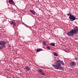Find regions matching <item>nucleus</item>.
<instances>
[{
	"label": "nucleus",
	"mask_w": 78,
	"mask_h": 78,
	"mask_svg": "<svg viewBox=\"0 0 78 78\" xmlns=\"http://www.w3.org/2000/svg\"><path fill=\"white\" fill-rule=\"evenodd\" d=\"M64 65V63L61 60H56L55 65H52V66L55 69L58 70H62V67L61 66V64Z\"/></svg>",
	"instance_id": "nucleus-1"
},
{
	"label": "nucleus",
	"mask_w": 78,
	"mask_h": 78,
	"mask_svg": "<svg viewBox=\"0 0 78 78\" xmlns=\"http://www.w3.org/2000/svg\"><path fill=\"white\" fill-rule=\"evenodd\" d=\"M73 33L75 34H76L78 33V28L75 27L74 29L72 30Z\"/></svg>",
	"instance_id": "nucleus-2"
},
{
	"label": "nucleus",
	"mask_w": 78,
	"mask_h": 78,
	"mask_svg": "<svg viewBox=\"0 0 78 78\" xmlns=\"http://www.w3.org/2000/svg\"><path fill=\"white\" fill-rule=\"evenodd\" d=\"M74 34L72 31V30H70L69 32H68L67 33L68 36H69L70 37H71L72 36H73Z\"/></svg>",
	"instance_id": "nucleus-3"
},
{
	"label": "nucleus",
	"mask_w": 78,
	"mask_h": 78,
	"mask_svg": "<svg viewBox=\"0 0 78 78\" xmlns=\"http://www.w3.org/2000/svg\"><path fill=\"white\" fill-rule=\"evenodd\" d=\"M70 65L72 68H73L76 66V63L74 61H72L70 62Z\"/></svg>",
	"instance_id": "nucleus-4"
},
{
	"label": "nucleus",
	"mask_w": 78,
	"mask_h": 78,
	"mask_svg": "<svg viewBox=\"0 0 78 78\" xmlns=\"http://www.w3.org/2000/svg\"><path fill=\"white\" fill-rule=\"evenodd\" d=\"M69 18L71 21H74L76 19V17L74 15H72Z\"/></svg>",
	"instance_id": "nucleus-5"
},
{
	"label": "nucleus",
	"mask_w": 78,
	"mask_h": 78,
	"mask_svg": "<svg viewBox=\"0 0 78 78\" xmlns=\"http://www.w3.org/2000/svg\"><path fill=\"white\" fill-rule=\"evenodd\" d=\"M6 43L5 41H0V45H4L5 44H6Z\"/></svg>",
	"instance_id": "nucleus-6"
},
{
	"label": "nucleus",
	"mask_w": 78,
	"mask_h": 78,
	"mask_svg": "<svg viewBox=\"0 0 78 78\" xmlns=\"http://www.w3.org/2000/svg\"><path fill=\"white\" fill-rule=\"evenodd\" d=\"M25 68L26 70H27V71H29L30 70V68L28 66H26L25 67Z\"/></svg>",
	"instance_id": "nucleus-7"
},
{
	"label": "nucleus",
	"mask_w": 78,
	"mask_h": 78,
	"mask_svg": "<svg viewBox=\"0 0 78 78\" xmlns=\"http://www.w3.org/2000/svg\"><path fill=\"white\" fill-rule=\"evenodd\" d=\"M30 12L31 13H32V14H33L34 15H35V13L36 12L34 10H30Z\"/></svg>",
	"instance_id": "nucleus-8"
},
{
	"label": "nucleus",
	"mask_w": 78,
	"mask_h": 78,
	"mask_svg": "<svg viewBox=\"0 0 78 78\" xmlns=\"http://www.w3.org/2000/svg\"><path fill=\"white\" fill-rule=\"evenodd\" d=\"M9 2L10 4H12L14 3V1L12 0H9Z\"/></svg>",
	"instance_id": "nucleus-9"
},
{
	"label": "nucleus",
	"mask_w": 78,
	"mask_h": 78,
	"mask_svg": "<svg viewBox=\"0 0 78 78\" xmlns=\"http://www.w3.org/2000/svg\"><path fill=\"white\" fill-rule=\"evenodd\" d=\"M38 71V72L39 73H40V74L42 72H43V71L42 69H39Z\"/></svg>",
	"instance_id": "nucleus-10"
},
{
	"label": "nucleus",
	"mask_w": 78,
	"mask_h": 78,
	"mask_svg": "<svg viewBox=\"0 0 78 78\" xmlns=\"http://www.w3.org/2000/svg\"><path fill=\"white\" fill-rule=\"evenodd\" d=\"M40 74L41 75H43V76H45V74L43 71V72H42Z\"/></svg>",
	"instance_id": "nucleus-11"
},
{
	"label": "nucleus",
	"mask_w": 78,
	"mask_h": 78,
	"mask_svg": "<svg viewBox=\"0 0 78 78\" xmlns=\"http://www.w3.org/2000/svg\"><path fill=\"white\" fill-rule=\"evenodd\" d=\"M41 51V48L37 49V50L36 52H39V51Z\"/></svg>",
	"instance_id": "nucleus-12"
},
{
	"label": "nucleus",
	"mask_w": 78,
	"mask_h": 78,
	"mask_svg": "<svg viewBox=\"0 0 78 78\" xmlns=\"http://www.w3.org/2000/svg\"><path fill=\"white\" fill-rule=\"evenodd\" d=\"M66 15L67 16H69V17H70V16H71L72 15V14L71 13H68V14H66Z\"/></svg>",
	"instance_id": "nucleus-13"
},
{
	"label": "nucleus",
	"mask_w": 78,
	"mask_h": 78,
	"mask_svg": "<svg viewBox=\"0 0 78 78\" xmlns=\"http://www.w3.org/2000/svg\"><path fill=\"white\" fill-rule=\"evenodd\" d=\"M54 55L55 56H58V55L57 54V53L56 52H54Z\"/></svg>",
	"instance_id": "nucleus-14"
},
{
	"label": "nucleus",
	"mask_w": 78,
	"mask_h": 78,
	"mask_svg": "<svg viewBox=\"0 0 78 78\" xmlns=\"http://www.w3.org/2000/svg\"><path fill=\"white\" fill-rule=\"evenodd\" d=\"M13 24V27H16V25H17V24L16 22H14Z\"/></svg>",
	"instance_id": "nucleus-15"
},
{
	"label": "nucleus",
	"mask_w": 78,
	"mask_h": 78,
	"mask_svg": "<svg viewBox=\"0 0 78 78\" xmlns=\"http://www.w3.org/2000/svg\"><path fill=\"white\" fill-rule=\"evenodd\" d=\"M55 43H51L50 44L51 45H52V46H53V47H55Z\"/></svg>",
	"instance_id": "nucleus-16"
},
{
	"label": "nucleus",
	"mask_w": 78,
	"mask_h": 78,
	"mask_svg": "<svg viewBox=\"0 0 78 78\" xmlns=\"http://www.w3.org/2000/svg\"><path fill=\"white\" fill-rule=\"evenodd\" d=\"M14 23V22H13V21H10V23L11 25H12V24H13Z\"/></svg>",
	"instance_id": "nucleus-17"
},
{
	"label": "nucleus",
	"mask_w": 78,
	"mask_h": 78,
	"mask_svg": "<svg viewBox=\"0 0 78 78\" xmlns=\"http://www.w3.org/2000/svg\"><path fill=\"white\" fill-rule=\"evenodd\" d=\"M46 48H47L48 50H50V48L49 46H47Z\"/></svg>",
	"instance_id": "nucleus-18"
},
{
	"label": "nucleus",
	"mask_w": 78,
	"mask_h": 78,
	"mask_svg": "<svg viewBox=\"0 0 78 78\" xmlns=\"http://www.w3.org/2000/svg\"><path fill=\"white\" fill-rule=\"evenodd\" d=\"M43 43L44 45H45V41H43Z\"/></svg>",
	"instance_id": "nucleus-19"
},
{
	"label": "nucleus",
	"mask_w": 78,
	"mask_h": 78,
	"mask_svg": "<svg viewBox=\"0 0 78 78\" xmlns=\"http://www.w3.org/2000/svg\"><path fill=\"white\" fill-rule=\"evenodd\" d=\"M0 49H3V47L1 46H0Z\"/></svg>",
	"instance_id": "nucleus-20"
},
{
	"label": "nucleus",
	"mask_w": 78,
	"mask_h": 78,
	"mask_svg": "<svg viewBox=\"0 0 78 78\" xmlns=\"http://www.w3.org/2000/svg\"><path fill=\"white\" fill-rule=\"evenodd\" d=\"M2 46L3 47V48H5V46L4 45H2Z\"/></svg>",
	"instance_id": "nucleus-21"
},
{
	"label": "nucleus",
	"mask_w": 78,
	"mask_h": 78,
	"mask_svg": "<svg viewBox=\"0 0 78 78\" xmlns=\"http://www.w3.org/2000/svg\"><path fill=\"white\" fill-rule=\"evenodd\" d=\"M45 45H46V46H48V44H44Z\"/></svg>",
	"instance_id": "nucleus-22"
},
{
	"label": "nucleus",
	"mask_w": 78,
	"mask_h": 78,
	"mask_svg": "<svg viewBox=\"0 0 78 78\" xmlns=\"http://www.w3.org/2000/svg\"><path fill=\"white\" fill-rule=\"evenodd\" d=\"M75 59H76V60H78V58H75Z\"/></svg>",
	"instance_id": "nucleus-23"
},
{
	"label": "nucleus",
	"mask_w": 78,
	"mask_h": 78,
	"mask_svg": "<svg viewBox=\"0 0 78 78\" xmlns=\"http://www.w3.org/2000/svg\"><path fill=\"white\" fill-rule=\"evenodd\" d=\"M66 51V52H67V51Z\"/></svg>",
	"instance_id": "nucleus-24"
}]
</instances>
